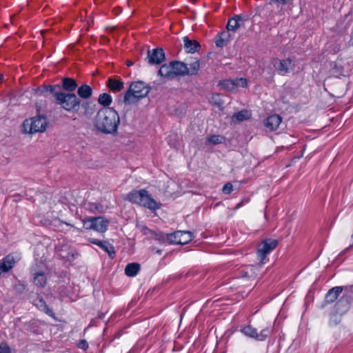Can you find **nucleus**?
I'll return each instance as SVG.
<instances>
[{"label":"nucleus","mask_w":353,"mask_h":353,"mask_svg":"<svg viewBox=\"0 0 353 353\" xmlns=\"http://www.w3.org/2000/svg\"><path fill=\"white\" fill-rule=\"evenodd\" d=\"M59 85H43L39 88L38 92L44 94L45 92H50L53 95L57 104L59 105L66 111H72L79 107L81 100L72 92L61 91Z\"/></svg>","instance_id":"obj_1"},{"label":"nucleus","mask_w":353,"mask_h":353,"mask_svg":"<svg viewBox=\"0 0 353 353\" xmlns=\"http://www.w3.org/2000/svg\"><path fill=\"white\" fill-rule=\"evenodd\" d=\"M77 94L80 98L83 99H88L92 95V89L88 85L83 84L78 88Z\"/></svg>","instance_id":"obj_22"},{"label":"nucleus","mask_w":353,"mask_h":353,"mask_svg":"<svg viewBox=\"0 0 353 353\" xmlns=\"http://www.w3.org/2000/svg\"><path fill=\"white\" fill-rule=\"evenodd\" d=\"M207 140L210 143L217 145L222 143L224 141L225 138L222 136L214 134L209 137Z\"/></svg>","instance_id":"obj_32"},{"label":"nucleus","mask_w":353,"mask_h":353,"mask_svg":"<svg viewBox=\"0 0 353 353\" xmlns=\"http://www.w3.org/2000/svg\"><path fill=\"white\" fill-rule=\"evenodd\" d=\"M58 226H61L63 225H65L66 226H70V227H73L72 225L68 223H65V222H63L61 221H58Z\"/></svg>","instance_id":"obj_40"},{"label":"nucleus","mask_w":353,"mask_h":353,"mask_svg":"<svg viewBox=\"0 0 353 353\" xmlns=\"http://www.w3.org/2000/svg\"><path fill=\"white\" fill-rule=\"evenodd\" d=\"M107 85L110 90L114 92H119L124 88V83L121 79L113 77L108 79Z\"/></svg>","instance_id":"obj_17"},{"label":"nucleus","mask_w":353,"mask_h":353,"mask_svg":"<svg viewBox=\"0 0 353 353\" xmlns=\"http://www.w3.org/2000/svg\"><path fill=\"white\" fill-rule=\"evenodd\" d=\"M14 288L15 291L17 292H18L19 294L23 293L26 289L25 285L23 283H21L19 282L18 283L15 284Z\"/></svg>","instance_id":"obj_36"},{"label":"nucleus","mask_w":353,"mask_h":353,"mask_svg":"<svg viewBox=\"0 0 353 353\" xmlns=\"http://www.w3.org/2000/svg\"><path fill=\"white\" fill-rule=\"evenodd\" d=\"M347 299L342 297L336 304V311L339 313H343L347 310L348 306Z\"/></svg>","instance_id":"obj_31"},{"label":"nucleus","mask_w":353,"mask_h":353,"mask_svg":"<svg viewBox=\"0 0 353 353\" xmlns=\"http://www.w3.org/2000/svg\"><path fill=\"white\" fill-rule=\"evenodd\" d=\"M272 1H274V3H277L279 4L285 5V4L288 3L289 1H290L291 0H272Z\"/></svg>","instance_id":"obj_39"},{"label":"nucleus","mask_w":353,"mask_h":353,"mask_svg":"<svg viewBox=\"0 0 353 353\" xmlns=\"http://www.w3.org/2000/svg\"><path fill=\"white\" fill-rule=\"evenodd\" d=\"M233 190V186L232 183H227L224 185L222 188V191L224 194H229Z\"/></svg>","instance_id":"obj_35"},{"label":"nucleus","mask_w":353,"mask_h":353,"mask_svg":"<svg viewBox=\"0 0 353 353\" xmlns=\"http://www.w3.org/2000/svg\"><path fill=\"white\" fill-rule=\"evenodd\" d=\"M241 205V203H238V204L236 205V208H239Z\"/></svg>","instance_id":"obj_45"},{"label":"nucleus","mask_w":353,"mask_h":353,"mask_svg":"<svg viewBox=\"0 0 353 353\" xmlns=\"http://www.w3.org/2000/svg\"><path fill=\"white\" fill-rule=\"evenodd\" d=\"M343 288L341 286L334 287L330 289L325 295V302L332 303L334 302L339 296L343 292Z\"/></svg>","instance_id":"obj_16"},{"label":"nucleus","mask_w":353,"mask_h":353,"mask_svg":"<svg viewBox=\"0 0 353 353\" xmlns=\"http://www.w3.org/2000/svg\"><path fill=\"white\" fill-rule=\"evenodd\" d=\"M3 74H0V82L1 81H3Z\"/></svg>","instance_id":"obj_41"},{"label":"nucleus","mask_w":353,"mask_h":353,"mask_svg":"<svg viewBox=\"0 0 353 353\" xmlns=\"http://www.w3.org/2000/svg\"><path fill=\"white\" fill-rule=\"evenodd\" d=\"M172 67L173 68V79L177 76L188 75V66L185 63L181 61H172Z\"/></svg>","instance_id":"obj_14"},{"label":"nucleus","mask_w":353,"mask_h":353,"mask_svg":"<svg viewBox=\"0 0 353 353\" xmlns=\"http://www.w3.org/2000/svg\"><path fill=\"white\" fill-rule=\"evenodd\" d=\"M120 123V117L113 108L99 110L94 119L97 129L105 134H114Z\"/></svg>","instance_id":"obj_2"},{"label":"nucleus","mask_w":353,"mask_h":353,"mask_svg":"<svg viewBox=\"0 0 353 353\" xmlns=\"http://www.w3.org/2000/svg\"><path fill=\"white\" fill-rule=\"evenodd\" d=\"M219 85L221 86L222 89L232 91L236 89V84L235 83L234 79H226L223 81H221L219 83Z\"/></svg>","instance_id":"obj_28"},{"label":"nucleus","mask_w":353,"mask_h":353,"mask_svg":"<svg viewBox=\"0 0 353 353\" xmlns=\"http://www.w3.org/2000/svg\"><path fill=\"white\" fill-rule=\"evenodd\" d=\"M132 65V63L131 61H128V66Z\"/></svg>","instance_id":"obj_44"},{"label":"nucleus","mask_w":353,"mask_h":353,"mask_svg":"<svg viewBox=\"0 0 353 353\" xmlns=\"http://www.w3.org/2000/svg\"><path fill=\"white\" fill-rule=\"evenodd\" d=\"M184 48L189 53H194L200 48L199 43L195 40H191L188 37L183 38Z\"/></svg>","instance_id":"obj_20"},{"label":"nucleus","mask_w":353,"mask_h":353,"mask_svg":"<svg viewBox=\"0 0 353 353\" xmlns=\"http://www.w3.org/2000/svg\"><path fill=\"white\" fill-rule=\"evenodd\" d=\"M15 261L12 256L8 255L0 261V275L2 273L8 272L14 265Z\"/></svg>","instance_id":"obj_15"},{"label":"nucleus","mask_w":353,"mask_h":353,"mask_svg":"<svg viewBox=\"0 0 353 353\" xmlns=\"http://www.w3.org/2000/svg\"><path fill=\"white\" fill-rule=\"evenodd\" d=\"M33 282L38 287H43L46 284L47 278L43 272H36L33 273Z\"/></svg>","instance_id":"obj_25"},{"label":"nucleus","mask_w":353,"mask_h":353,"mask_svg":"<svg viewBox=\"0 0 353 353\" xmlns=\"http://www.w3.org/2000/svg\"><path fill=\"white\" fill-rule=\"evenodd\" d=\"M90 242L92 243L97 245L99 247H101V248H103L105 252H107L108 253L109 256L111 258L114 257L115 252L114 250V247L111 244H110L105 241H100L97 239H92L90 241Z\"/></svg>","instance_id":"obj_23"},{"label":"nucleus","mask_w":353,"mask_h":353,"mask_svg":"<svg viewBox=\"0 0 353 353\" xmlns=\"http://www.w3.org/2000/svg\"><path fill=\"white\" fill-rule=\"evenodd\" d=\"M157 253H158L159 254H161V250H157Z\"/></svg>","instance_id":"obj_43"},{"label":"nucleus","mask_w":353,"mask_h":353,"mask_svg":"<svg viewBox=\"0 0 353 353\" xmlns=\"http://www.w3.org/2000/svg\"><path fill=\"white\" fill-rule=\"evenodd\" d=\"M168 235H169V234H165L162 232H159V233H155L154 237H155V239L159 241V242H165V241H168L167 237L168 236Z\"/></svg>","instance_id":"obj_33"},{"label":"nucleus","mask_w":353,"mask_h":353,"mask_svg":"<svg viewBox=\"0 0 353 353\" xmlns=\"http://www.w3.org/2000/svg\"><path fill=\"white\" fill-rule=\"evenodd\" d=\"M78 347L83 350H86L88 347V344L86 341L81 340L78 343Z\"/></svg>","instance_id":"obj_37"},{"label":"nucleus","mask_w":353,"mask_h":353,"mask_svg":"<svg viewBox=\"0 0 353 353\" xmlns=\"http://www.w3.org/2000/svg\"><path fill=\"white\" fill-rule=\"evenodd\" d=\"M172 70H173V68L172 67V61H171L168 64L162 65L158 71V74L161 77L167 78L168 79H173Z\"/></svg>","instance_id":"obj_21"},{"label":"nucleus","mask_w":353,"mask_h":353,"mask_svg":"<svg viewBox=\"0 0 353 353\" xmlns=\"http://www.w3.org/2000/svg\"><path fill=\"white\" fill-rule=\"evenodd\" d=\"M192 239V234L189 231H176L169 234L167 240L172 244L184 245Z\"/></svg>","instance_id":"obj_7"},{"label":"nucleus","mask_w":353,"mask_h":353,"mask_svg":"<svg viewBox=\"0 0 353 353\" xmlns=\"http://www.w3.org/2000/svg\"><path fill=\"white\" fill-rule=\"evenodd\" d=\"M143 194V189L140 190H134L128 194L127 198L130 202L140 205Z\"/></svg>","instance_id":"obj_26"},{"label":"nucleus","mask_w":353,"mask_h":353,"mask_svg":"<svg viewBox=\"0 0 353 353\" xmlns=\"http://www.w3.org/2000/svg\"><path fill=\"white\" fill-rule=\"evenodd\" d=\"M150 64H160L165 60V54L162 48L148 50V57Z\"/></svg>","instance_id":"obj_11"},{"label":"nucleus","mask_w":353,"mask_h":353,"mask_svg":"<svg viewBox=\"0 0 353 353\" xmlns=\"http://www.w3.org/2000/svg\"><path fill=\"white\" fill-rule=\"evenodd\" d=\"M254 266H250L249 268L252 270Z\"/></svg>","instance_id":"obj_46"},{"label":"nucleus","mask_w":353,"mask_h":353,"mask_svg":"<svg viewBox=\"0 0 353 353\" xmlns=\"http://www.w3.org/2000/svg\"><path fill=\"white\" fill-rule=\"evenodd\" d=\"M246 20L247 19L241 15H235L228 21L227 24V30L229 32H235L238 28L243 26Z\"/></svg>","instance_id":"obj_13"},{"label":"nucleus","mask_w":353,"mask_h":353,"mask_svg":"<svg viewBox=\"0 0 353 353\" xmlns=\"http://www.w3.org/2000/svg\"><path fill=\"white\" fill-rule=\"evenodd\" d=\"M108 224L109 221L102 216L89 217L83 220V226L86 230H94L101 233L107 230Z\"/></svg>","instance_id":"obj_6"},{"label":"nucleus","mask_w":353,"mask_h":353,"mask_svg":"<svg viewBox=\"0 0 353 353\" xmlns=\"http://www.w3.org/2000/svg\"><path fill=\"white\" fill-rule=\"evenodd\" d=\"M241 332L248 337L255 339L258 341H263L270 334L271 330L269 328H265L262 330L259 334L254 327H252L250 325H248L242 326Z\"/></svg>","instance_id":"obj_8"},{"label":"nucleus","mask_w":353,"mask_h":353,"mask_svg":"<svg viewBox=\"0 0 353 353\" xmlns=\"http://www.w3.org/2000/svg\"><path fill=\"white\" fill-rule=\"evenodd\" d=\"M282 121V118L279 114H272L264 120V125L270 130L274 131L278 129Z\"/></svg>","instance_id":"obj_12"},{"label":"nucleus","mask_w":353,"mask_h":353,"mask_svg":"<svg viewBox=\"0 0 353 353\" xmlns=\"http://www.w3.org/2000/svg\"><path fill=\"white\" fill-rule=\"evenodd\" d=\"M39 303H40L39 307H43H43H44V308H43V310H46V312L47 314H50V313L52 312L50 310H49V309L48 308L47 305H46V303L43 301V299H41L39 300Z\"/></svg>","instance_id":"obj_38"},{"label":"nucleus","mask_w":353,"mask_h":353,"mask_svg":"<svg viewBox=\"0 0 353 353\" xmlns=\"http://www.w3.org/2000/svg\"><path fill=\"white\" fill-rule=\"evenodd\" d=\"M272 64L277 72L281 75L286 74L294 68L293 61L290 58L283 60L274 59L272 61Z\"/></svg>","instance_id":"obj_9"},{"label":"nucleus","mask_w":353,"mask_h":353,"mask_svg":"<svg viewBox=\"0 0 353 353\" xmlns=\"http://www.w3.org/2000/svg\"><path fill=\"white\" fill-rule=\"evenodd\" d=\"M150 90V87L143 81H136L130 84L129 89L125 93L123 102L130 105L138 102L145 97Z\"/></svg>","instance_id":"obj_3"},{"label":"nucleus","mask_w":353,"mask_h":353,"mask_svg":"<svg viewBox=\"0 0 353 353\" xmlns=\"http://www.w3.org/2000/svg\"><path fill=\"white\" fill-rule=\"evenodd\" d=\"M62 87L68 92H72L77 88V83L73 79L65 77L62 80Z\"/></svg>","instance_id":"obj_24"},{"label":"nucleus","mask_w":353,"mask_h":353,"mask_svg":"<svg viewBox=\"0 0 353 353\" xmlns=\"http://www.w3.org/2000/svg\"><path fill=\"white\" fill-rule=\"evenodd\" d=\"M230 38L231 34L228 30L226 31L221 32L216 37L215 43L216 46L219 48H223V46H225L230 40Z\"/></svg>","instance_id":"obj_18"},{"label":"nucleus","mask_w":353,"mask_h":353,"mask_svg":"<svg viewBox=\"0 0 353 353\" xmlns=\"http://www.w3.org/2000/svg\"><path fill=\"white\" fill-rule=\"evenodd\" d=\"M200 69V62L199 60H193L188 67V75H194L197 74Z\"/></svg>","instance_id":"obj_29"},{"label":"nucleus","mask_w":353,"mask_h":353,"mask_svg":"<svg viewBox=\"0 0 353 353\" xmlns=\"http://www.w3.org/2000/svg\"><path fill=\"white\" fill-rule=\"evenodd\" d=\"M140 270V265L137 263H129L125 268V273L128 276H134Z\"/></svg>","instance_id":"obj_27"},{"label":"nucleus","mask_w":353,"mask_h":353,"mask_svg":"<svg viewBox=\"0 0 353 353\" xmlns=\"http://www.w3.org/2000/svg\"><path fill=\"white\" fill-rule=\"evenodd\" d=\"M143 197L141 198V203L140 205L147 208L151 210H156L160 208V203H158L147 190L143 189Z\"/></svg>","instance_id":"obj_10"},{"label":"nucleus","mask_w":353,"mask_h":353,"mask_svg":"<svg viewBox=\"0 0 353 353\" xmlns=\"http://www.w3.org/2000/svg\"><path fill=\"white\" fill-rule=\"evenodd\" d=\"M48 125L47 119L45 117L37 116L26 119L22 124V131L25 134H35L43 132Z\"/></svg>","instance_id":"obj_4"},{"label":"nucleus","mask_w":353,"mask_h":353,"mask_svg":"<svg viewBox=\"0 0 353 353\" xmlns=\"http://www.w3.org/2000/svg\"><path fill=\"white\" fill-rule=\"evenodd\" d=\"M251 113L247 110H243L234 114L231 118L232 122L234 124L250 119Z\"/></svg>","instance_id":"obj_19"},{"label":"nucleus","mask_w":353,"mask_h":353,"mask_svg":"<svg viewBox=\"0 0 353 353\" xmlns=\"http://www.w3.org/2000/svg\"><path fill=\"white\" fill-rule=\"evenodd\" d=\"M277 244L276 240L267 239L258 245L256 254L261 266L264 264L267 255L276 248Z\"/></svg>","instance_id":"obj_5"},{"label":"nucleus","mask_w":353,"mask_h":353,"mask_svg":"<svg viewBox=\"0 0 353 353\" xmlns=\"http://www.w3.org/2000/svg\"><path fill=\"white\" fill-rule=\"evenodd\" d=\"M248 274V271L247 270L246 272H245V274H243V276H249Z\"/></svg>","instance_id":"obj_42"},{"label":"nucleus","mask_w":353,"mask_h":353,"mask_svg":"<svg viewBox=\"0 0 353 353\" xmlns=\"http://www.w3.org/2000/svg\"><path fill=\"white\" fill-rule=\"evenodd\" d=\"M234 80H235V83L236 84V88L238 87H242V88L247 87L248 81H247L246 79L239 78V79H235Z\"/></svg>","instance_id":"obj_34"},{"label":"nucleus","mask_w":353,"mask_h":353,"mask_svg":"<svg viewBox=\"0 0 353 353\" xmlns=\"http://www.w3.org/2000/svg\"><path fill=\"white\" fill-rule=\"evenodd\" d=\"M98 102L103 106H108L112 103V97L108 93L101 94L98 98Z\"/></svg>","instance_id":"obj_30"}]
</instances>
